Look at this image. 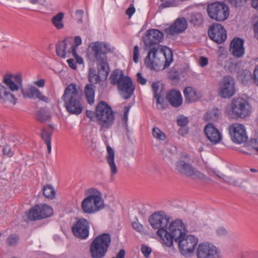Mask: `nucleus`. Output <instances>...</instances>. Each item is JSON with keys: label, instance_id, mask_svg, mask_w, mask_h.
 Wrapping results in <instances>:
<instances>
[{"label": "nucleus", "instance_id": "f257e3e1", "mask_svg": "<svg viewBox=\"0 0 258 258\" xmlns=\"http://www.w3.org/2000/svg\"><path fill=\"white\" fill-rule=\"evenodd\" d=\"M110 52L111 48L108 44L99 41L90 43L87 51L88 59L92 62H96L98 73L105 80L107 79L110 71L106 55Z\"/></svg>", "mask_w": 258, "mask_h": 258}, {"label": "nucleus", "instance_id": "f03ea898", "mask_svg": "<svg viewBox=\"0 0 258 258\" xmlns=\"http://www.w3.org/2000/svg\"><path fill=\"white\" fill-rule=\"evenodd\" d=\"M3 83L8 87L11 93L20 89L24 98H32L35 97L39 100L48 103L49 102L48 98L43 96L36 87L31 86L27 89H24L22 85V78L20 74H6L3 77Z\"/></svg>", "mask_w": 258, "mask_h": 258}, {"label": "nucleus", "instance_id": "7ed1b4c3", "mask_svg": "<svg viewBox=\"0 0 258 258\" xmlns=\"http://www.w3.org/2000/svg\"><path fill=\"white\" fill-rule=\"evenodd\" d=\"M82 92L79 86L72 83L68 86L62 96L67 111L70 114L79 115L83 109Z\"/></svg>", "mask_w": 258, "mask_h": 258}, {"label": "nucleus", "instance_id": "20e7f679", "mask_svg": "<svg viewBox=\"0 0 258 258\" xmlns=\"http://www.w3.org/2000/svg\"><path fill=\"white\" fill-rule=\"evenodd\" d=\"M89 194L81 203V208L84 213L92 214L95 213L104 208V201L101 193L97 189L89 188Z\"/></svg>", "mask_w": 258, "mask_h": 258}, {"label": "nucleus", "instance_id": "39448f33", "mask_svg": "<svg viewBox=\"0 0 258 258\" xmlns=\"http://www.w3.org/2000/svg\"><path fill=\"white\" fill-rule=\"evenodd\" d=\"M111 241L109 233H104L96 236L91 242L89 253L92 258H104L109 249Z\"/></svg>", "mask_w": 258, "mask_h": 258}, {"label": "nucleus", "instance_id": "423d86ee", "mask_svg": "<svg viewBox=\"0 0 258 258\" xmlns=\"http://www.w3.org/2000/svg\"><path fill=\"white\" fill-rule=\"evenodd\" d=\"M158 229L157 234L162 240V243L168 247L173 244V240L178 243L179 240L185 237V232L182 231L179 227H152Z\"/></svg>", "mask_w": 258, "mask_h": 258}, {"label": "nucleus", "instance_id": "0eeeda50", "mask_svg": "<svg viewBox=\"0 0 258 258\" xmlns=\"http://www.w3.org/2000/svg\"><path fill=\"white\" fill-rule=\"evenodd\" d=\"M95 117L101 130L110 128L114 120V115L111 107L104 101H100L97 105Z\"/></svg>", "mask_w": 258, "mask_h": 258}, {"label": "nucleus", "instance_id": "6e6552de", "mask_svg": "<svg viewBox=\"0 0 258 258\" xmlns=\"http://www.w3.org/2000/svg\"><path fill=\"white\" fill-rule=\"evenodd\" d=\"M226 112L231 117L244 118L250 114L249 104L243 98H234L230 108L226 110Z\"/></svg>", "mask_w": 258, "mask_h": 258}, {"label": "nucleus", "instance_id": "1a4fd4ad", "mask_svg": "<svg viewBox=\"0 0 258 258\" xmlns=\"http://www.w3.org/2000/svg\"><path fill=\"white\" fill-rule=\"evenodd\" d=\"M209 17L217 21H224L229 15V7L224 2H215L209 4L207 7Z\"/></svg>", "mask_w": 258, "mask_h": 258}, {"label": "nucleus", "instance_id": "9d476101", "mask_svg": "<svg viewBox=\"0 0 258 258\" xmlns=\"http://www.w3.org/2000/svg\"><path fill=\"white\" fill-rule=\"evenodd\" d=\"M175 169L180 174L195 179H199L206 182L211 180L210 178L195 168L189 162L182 159L176 162Z\"/></svg>", "mask_w": 258, "mask_h": 258}, {"label": "nucleus", "instance_id": "9b49d317", "mask_svg": "<svg viewBox=\"0 0 258 258\" xmlns=\"http://www.w3.org/2000/svg\"><path fill=\"white\" fill-rule=\"evenodd\" d=\"M53 213L50 206L46 204L36 205L30 209L28 218L31 221H36L49 217Z\"/></svg>", "mask_w": 258, "mask_h": 258}, {"label": "nucleus", "instance_id": "f8f14e48", "mask_svg": "<svg viewBox=\"0 0 258 258\" xmlns=\"http://www.w3.org/2000/svg\"><path fill=\"white\" fill-rule=\"evenodd\" d=\"M229 133L231 140L234 143L241 144L248 139L246 128L242 124L235 123L230 125Z\"/></svg>", "mask_w": 258, "mask_h": 258}, {"label": "nucleus", "instance_id": "ddd939ff", "mask_svg": "<svg viewBox=\"0 0 258 258\" xmlns=\"http://www.w3.org/2000/svg\"><path fill=\"white\" fill-rule=\"evenodd\" d=\"M196 254L198 258H221L220 250L209 243L199 244Z\"/></svg>", "mask_w": 258, "mask_h": 258}, {"label": "nucleus", "instance_id": "4468645a", "mask_svg": "<svg viewBox=\"0 0 258 258\" xmlns=\"http://www.w3.org/2000/svg\"><path fill=\"white\" fill-rule=\"evenodd\" d=\"M198 243V239L192 235H185L178 243L179 250L183 255L186 256L194 252Z\"/></svg>", "mask_w": 258, "mask_h": 258}, {"label": "nucleus", "instance_id": "2eb2a0df", "mask_svg": "<svg viewBox=\"0 0 258 258\" xmlns=\"http://www.w3.org/2000/svg\"><path fill=\"white\" fill-rule=\"evenodd\" d=\"M208 33L210 39L217 44H222L227 38L226 31L219 23H214L210 26Z\"/></svg>", "mask_w": 258, "mask_h": 258}, {"label": "nucleus", "instance_id": "dca6fc26", "mask_svg": "<svg viewBox=\"0 0 258 258\" xmlns=\"http://www.w3.org/2000/svg\"><path fill=\"white\" fill-rule=\"evenodd\" d=\"M220 95L223 98H230L235 93V82L233 77L227 76L223 78L220 85Z\"/></svg>", "mask_w": 258, "mask_h": 258}, {"label": "nucleus", "instance_id": "f3484780", "mask_svg": "<svg viewBox=\"0 0 258 258\" xmlns=\"http://www.w3.org/2000/svg\"><path fill=\"white\" fill-rule=\"evenodd\" d=\"M117 87L120 95L124 99L131 98L135 89L132 79L127 76L124 79L120 80Z\"/></svg>", "mask_w": 258, "mask_h": 258}, {"label": "nucleus", "instance_id": "a211bd4d", "mask_svg": "<svg viewBox=\"0 0 258 258\" xmlns=\"http://www.w3.org/2000/svg\"><path fill=\"white\" fill-rule=\"evenodd\" d=\"M163 39V33L156 29L147 30L146 35L142 38L144 43L146 46L148 47L159 44Z\"/></svg>", "mask_w": 258, "mask_h": 258}, {"label": "nucleus", "instance_id": "6ab92c4d", "mask_svg": "<svg viewBox=\"0 0 258 258\" xmlns=\"http://www.w3.org/2000/svg\"><path fill=\"white\" fill-rule=\"evenodd\" d=\"M172 217L166 214L163 211L153 213L148 219L151 226H168Z\"/></svg>", "mask_w": 258, "mask_h": 258}, {"label": "nucleus", "instance_id": "aec40b11", "mask_svg": "<svg viewBox=\"0 0 258 258\" xmlns=\"http://www.w3.org/2000/svg\"><path fill=\"white\" fill-rule=\"evenodd\" d=\"M71 39L66 38L63 40L59 41L55 46L56 55L60 57L65 58L68 54L72 53Z\"/></svg>", "mask_w": 258, "mask_h": 258}, {"label": "nucleus", "instance_id": "412c9836", "mask_svg": "<svg viewBox=\"0 0 258 258\" xmlns=\"http://www.w3.org/2000/svg\"><path fill=\"white\" fill-rule=\"evenodd\" d=\"M187 27L186 20L185 18L182 17L177 19L173 24L166 28L165 31L170 35H173L183 32Z\"/></svg>", "mask_w": 258, "mask_h": 258}, {"label": "nucleus", "instance_id": "4be33fe9", "mask_svg": "<svg viewBox=\"0 0 258 258\" xmlns=\"http://www.w3.org/2000/svg\"><path fill=\"white\" fill-rule=\"evenodd\" d=\"M243 39L235 37L232 39L230 44L229 50L232 54L235 57H242L244 53Z\"/></svg>", "mask_w": 258, "mask_h": 258}, {"label": "nucleus", "instance_id": "5701e85b", "mask_svg": "<svg viewBox=\"0 0 258 258\" xmlns=\"http://www.w3.org/2000/svg\"><path fill=\"white\" fill-rule=\"evenodd\" d=\"M204 132L208 139L213 144L219 143L222 139V135L219 130L211 123H208L205 126Z\"/></svg>", "mask_w": 258, "mask_h": 258}, {"label": "nucleus", "instance_id": "b1692460", "mask_svg": "<svg viewBox=\"0 0 258 258\" xmlns=\"http://www.w3.org/2000/svg\"><path fill=\"white\" fill-rule=\"evenodd\" d=\"M158 52V49L156 48H153L150 49L146 56L145 63L147 68L151 70H155V67L158 66L160 60L157 58V54Z\"/></svg>", "mask_w": 258, "mask_h": 258}, {"label": "nucleus", "instance_id": "393cba45", "mask_svg": "<svg viewBox=\"0 0 258 258\" xmlns=\"http://www.w3.org/2000/svg\"><path fill=\"white\" fill-rule=\"evenodd\" d=\"M0 100L3 104L9 103L15 105L17 102V99L9 91L8 87L7 88L1 83H0Z\"/></svg>", "mask_w": 258, "mask_h": 258}, {"label": "nucleus", "instance_id": "a878e982", "mask_svg": "<svg viewBox=\"0 0 258 258\" xmlns=\"http://www.w3.org/2000/svg\"><path fill=\"white\" fill-rule=\"evenodd\" d=\"M166 98L173 107H178L182 103V98L180 91L175 89L168 91L166 94Z\"/></svg>", "mask_w": 258, "mask_h": 258}, {"label": "nucleus", "instance_id": "bb28decb", "mask_svg": "<svg viewBox=\"0 0 258 258\" xmlns=\"http://www.w3.org/2000/svg\"><path fill=\"white\" fill-rule=\"evenodd\" d=\"M107 151L108 155L106 156V160L109 165L111 174L112 176L116 174L117 172V167L114 162V152L113 149L109 146L107 147Z\"/></svg>", "mask_w": 258, "mask_h": 258}, {"label": "nucleus", "instance_id": "cd10ccee", "mask_svg": "<svg viewBox=\"0 0 258 258\" xmlns=\"http://www.w3.org/2000/svg\"><path fill=\"white\" fill-rule=\"evenodd\" d=\"M49 127L53 128V126L51 124L49 125ZM53 133V130H48L45 128H43L41 132V138L46 144L48 152L49 154L51 153V136Z\"/></svg>", "mask_w": 258, "mask_h": 258}, {"label": "nucleus", "instance_id": "c85d7f7f", "mask_svg": "<svg viewBox=\"0 0 258 258\" xmlns=\"http://www.w3.org/2000/svg\"><path fill=\"white\" fill-rule=\"evenodd\" d=\"M89 227H71L74 235L81 239H86L89 234Z\"/></svg>", "mask_w": 258, "mask_h": 258}, {"label": "nucleus", "instance_id": "c756f323", "mask_svg": "<svg viewBox=\"0 0 258 258\" xmlns=\"http://www.w3.org/2000/svg\"><path fill=\"white\" fill-rule=\"evenodd\" d=\"M185 100L188 103L195 102L198 99L196 90L191 87H186L183 90Z\"/></svg>", "mask_w": 258, "mask_h": 258}, {"label": "nucleus", "instance_id": "7c9ffc66", "mask_svg": "<svg viewBox=\"0 0 258 258\" xmlns=\"http://www.w3.org/2000/svg\"><path fill=\"white\" fill-rule=\"evenodd\" d=\"M168 226H188L195 224L194 220L190 217H186L181 219L176 218L174 220H171Z\"/></svg>", "mask_w": 258, "mask_h": 258}, {"label": "nucleus", "instance_id": "2f4dec72", "mask_svg": "<svg viewBox=\"0 0 258 258\" xmlns=\"http://www.w3.org/2000/svg\"><path fill=\"white\" fill-rule=\"evenodd\" d=\"M95 86L92 84H87L84 89L86 99L88 103L91 105L94 102Z\"/></svg>", "mask_w": 258, "mask_h": 258}, {"label": "nucleus", "instance_id": "473e14b6", "mask_svg": "<svg viewBox=\"0 0 258 258\" xmlns=\"http://www.w3.org/2000/svg\"><path fill=\"white\" fill-rule=\"evenodd\" d=\"M159 51L161 54L164 55L165 59L164 68L168 67L173 61V53L172 50L167 46H162Z\"/></svg>", "mask_w": 258, "mask_h": 258}, {"label": "nucleus", "instance_id": "72a5a7b5", "mask_svg": "<svg viewBox=\"0 0 258 258\" xmlns=\"http://www.w3.org/2000/svg\"><path fill=\"white\" fill-rule=\"evenodd\" d=\"M152 88L154 92V98L156 99V103L157 105H160V108L163 110L164 107L163 106V99L161 98V92L162 90L159 92V85L158 82H153L152 85Z\"/></svg>", "mask_w": 258, "mask_h": 258}, {"label": "nucleus", "instance_id": "f704fd0d", "mask_svg": "<svg viewBox=\"0 0 258 258\" xmlns=\"http://www.w3.org/2000/svg\"><path fill=\"white\" fill-rule=\"evenodd\" d=\"M238 79L243 84H247L249 81L253 82V73L248 70L239 71L237 73Z\"/></svg>", "mask_w": 258, "mask_h": 258}, {"label": "nucleus", "instance_id": "c9c22d12", "mask_svg": "<svg viewBox=\"0 0 258 258\" xmlns=\"http://www.w3.org/2000/svg\"><path fill=\"white\" fill-rule=\"evenodd\" d=\"M124 77L122 71H119L117 69L114 70L109 78L110 83L113 85H117L120 80L124 79Z\"/></svg>", "mask_w": 258, "mask_h": 258}, {"label": "nucleus", "instance_id": "e433bc0d", "mask_svg": "<svg viewBox=\"0 0 258 258\" xmlns=\"http://www.w3.org/2000/svg\"><path fill=\"white\" fill-rule=\"evenodd\" d=\"M89 81L91 83L97 84L99 82L105 80L102 78L101 75L98 73H96L95 69L91 68L89 71L88 75Z\"/></svg>", "mask_w": 258, "mask_h": 258}, {"label": "nucleus", "instance_id": "4c0bfd02", "mask_svg": "<svg viewBox=\"0 0 258 258\" xmlns=\"http://www.w3.org/2000/svg\"><path fill=\"white\" fill-rule=\"evenodd\" d=\"M63 17V13L59 12L52 18V23L57 29H61L63 28L64 25L62 22Z\"/></svg>", "mask_w": 258, "mask_h": 258}, {"label": "nucleus", "instance_id": "58836bf2", "mask_svg": "<svg viewBox=\"0 0 258 258\" xmlns=\"http://www.w3.org/2000/svg\"><path fill=\"white\" fill-rule=\"evenodd\" d=\"M221 115V112L218 108L208 111L206 113V119L209 121H216Z\"/></svg>", "mask_w": 258, "mask_h": 258}, {"label": "nucleus", "instance_id": "ea45409f", "mask_svg": "<svg viewBox=\"0 0 258 258\" xmlns=\"http://www.w3.org/2000/svg\"><path fill=\"white\" fill-rule=\"evenodd\" d=\"M203 17L200 13H194L191 14L190 17V22L194 25L200 26L203 22Z\"/></svg>", "mask_w": 258, "mask_h": 258}, {"label": "nucleus", "instance_id": "a19ab883", "mask_svg": "<svg viewBox=\"0 0 258 258\" xmlns=\"http://www.w3.org/2000/svg\"><path fill=\"white\" fill-rule=\"evenodd\" d=\"M43 194L46 198L52 199L54 197L55 191L52 186L46 185L43 187Z\"/></svg>", "mask_w": 258, "mask_h": 258}, {"label": "nucleus", "instance_id": "79ce46f5", "mask_svg": "<svg viewBox=\"0 0 258 258\" xmlns=\"http://www.w3.org/2000/svg\"><path fill=\"white\" fill-rule=\"evenodd\" d=\"M36 118L39 121L44 122L51 118V116L44 110L41 109L37 112Z\"/></svg>", "mask_w": 258, "mask_h": 258}, {"label": "nucleus", "instance_id": "37998d69", "mask_svg": "<svg viewBox=\"0 0 258 258\" xmlns=\"http://www.w3.org/2000/svg\"><path fill=\"white\" fill-rule=\"evenodd\" d=\"M152 135L154 138L161 141H165L167 138L166 135L157 127L152 129Z\"/></svg>", "mask_w": 258, "mask_h": 258}, {"label": "nucleus", "instance_id": "c03bdc74", "mask_svg": "<svg viewBox=\"0 0 258 258\" xmlns=\"http://www.w3.org/2000/svg\"><path fill=\"white\" fill-rule=\"evenodd\" d=\"M19 241V237L17 234H11L7 239V243L10 246H15Z\"/></svg>", "mask_w": 258, "mask_h": 258}, {"label": "nucleus", "instance_id": "a18cd8bd", "mask_svg": "<svg viewBox=\"0 0 258 258\" xmlns=\"http://www.w3.org/2000/svg\"><path fill=\"white\" fill-rule=\"evenodd\" d=\"M162 4L159 6L160 9L168 7H175L177 5L176 2L174 0H160Z\"/></svg>", "mask_w": 258, "mask_h": 258}, {"label": "nucleus", "instance_id": "49530a36", "mask_svg": "<svg viewBox=\"0 0 258 258\" xmlns=\"http://www.w3.org/2000/svg\"><path fill=\"white\" fill-rule=\"evenodd\" d=\"M232 7L235 8H241L245 5L244 0H227Z\"/></svg>", "mask_w": 258, "mask_h": 258}, {"label": "nucleus", "instance_id": "de8ad7c7", "mask_svg": "<svg viewBox=\"0 0 258 258\" xmlns=\"http://www.w3.org/2000/svg\"><path fill=\"white\" fill-rule=\"evenodd\" d=\"M141 251L146 258H148L152 252V249L146 244H142L141 247Z\"/></svg>", "mask_w": 258, "mask_h": 258}, {"label": "nucleus", "instance_id": "09e8293b", "mask_svg": "<svg viewBox=\"0 0 258 258\" xmlns=\"http://www.w3.org/2000/svg\"><path fill=\"white\" fill-rule=\"evenodd\" d=\"M82 44V39L79 36H75L74 38V43L72 42L71 41V46H72V51H74V49L75 50L77 51V47L80 46Z\"/></svg>", "mask_w": 258, "mask_h": 258}, {"label": "nucleus", "instance_id": "8fccbe9b", "mask_svg": "<svg viewBox=\"0 0 258 258\" xmlns=\"http://www.w3.org/2000/svg\"><path fill=\"white\" fill-rule=\"evenodd\" d=\"M3 153L4 155H6L9 157H12L14 154V151L11 150L10 146L8 145L4 146L3 149Z\"/></svg>", "mask_w": 258, "mask_h": 258}, {"label": "nucleus", "instance_id": "3c124183", "mask_svg": "<svg viewBox=\"0 0 258 258\" xmlns=\"http://www.w3.org/2000/svg\"><path fill=\"white\" fill-rule=\"evenodd\" d=\"M245 180L242 178H233L232 179V183L231 185H233L235 186H237L239 187H243V183L245 182Z\"/></svg>", "mask_w": 258, "mask_h": 258}, {"label": "nucleus", "instance_id": "603ef678", "mask_svg": "<svg viewBox=\"0 0 258 258\" xmlns=\"http://www.w3.org/2000/svg\"><path fill=\"white\" fill-rule=\"evenodd\" d=\"M241 258H258L257 251H248L242 254Z\"/></svg>", "mask_w": 258, "mask_h": 258}, {"label": "nucleus", "instance_id": "864d4df0", "mask_svg": "<svg viewBox=\"0 0 258 258\" xmlns=\"http://www.w3.org/2000/svg\"><path fill=\"white\" fill-rule=\"evenodd\" d=\"M89 222L84 218H76V222L73 226H89Z\"/></svg>", "mask_w": 258, "mask_h": 258}, {"label": "nucleus", "instance_id": "5fc2aeb1", "mask_svg": "<svg viewBox=\"0 0 258 258\" xmlns=\"http://www.w3.org/2000/svg\"><path fill=\"white\" fill-rule=\"evenodd\" d=\"M139 55V48L138 45H135L133 50V60L135 63L138 62Z\"/></svg>", "mask_w": 258, "mask_h": 258}, {"label": "nucleus", "instance_id": "6e6d98bb", "mask_svg": "<svg viewBox=\"0 0 258 258\" xmlns=\"http://www.w3.org/2000/svg\"><path fill=\"white\" fill-rule=\"evenodd\" d=\"M72 55L75 58L77 63L79 64L83 63L84 61L83 58L77 54V51L75 50V49L72 51Z\"/></svg>", "mask_w": 258, "mask_h": 258}, {"label": "nucleus", "instance_id": "4d7b16f0", "mask_svg": "<svg viewBox=\"0 0 258 258\" xmlns=\"http://www.w3.org/2000/svg\"><path fill=\"white\" fill-rule=\"evenodd\" d=\"M253 83L258 86V65L255 67L253 71Z\"/></svg>", "mask_w": 258, "mask_h": 258}, {"label": "nucleus", "instance_id": "13d9d810", "mask_svg": "<svg viewBox=\"0 0 258 258\" xmlns=\"http://www.w3.org/2000/svg\"><path fill=\"white\" fill-rule=\"evenodd\" d=\"M124 111L123 113V116L122 117V120L125 122L126 126H127V117L128 114L130 109V106H126L124 108Z\"/></svg>", "mask_w": 258, "mask_h": 258}, {"label": "nucleus", "instance_id": "bf43d9fd", "mask_svg": "<svg viewBox=\"0 0 258 258\" xmlns=\"http://www.w3.org/2000/svg\"><path fill=\"white\" fill-rule=\"evenodd\" d=\"M188 123V119L186 117L181 118L177 119V123L178 126H185Z\"/></svg>", "mask_w": 258, "mask_h": 258}, {"label": "nucleus", "instance_id": "052dcab7", "mask_svg": "<svg viewBox=\"0 0 258 258\" xmlns=\"http://www.w3.org/2000/svg\"><path fill=\"white\" fill-rule=\"evenodd\" d=\"M137 82L141 84V85H145L146 84L147 82V80L146 79L142 77V74L141 73H138L137 74Z\"/></svg>", "mask_w": 258, "mask_h": 258}, {"label": "nucleus", "instance_id": "680f3d73", "mask_svg": "<svg viewBox=\"0 0 258 258\" xmlns=\"http://www.w3.org/2000/svg\"><path fill=\"white\" fill-rule=\"evenodd\" d=\"M86 115L87 117L89 118L91 120L94 121L95 117V111L94 112L91 110H87Z\"/></svg>", "mask_w": 258, "mask_h": 258}, {"label": "nucleus", "instance_id": "e2e57ef3", "mask_svg": "<svg viewBox=\"0 0 258 258\" xmlns=\"http://www.w3.org/2000/svg\"><path fill=\"white\" fill-rule=\"evenodd\" d=\"M217 233L218 235L222 236L226 235L227 231L223 227H220L217 229Z\"/></svg>", "mask_w": 258, "mask_h": 258}, {"label": "nucleus", "instance_id": "0e129e2a", "mask_svg": "<svg viewBox=\"0 0 258 258\" xmlns=\"http://www.w3.org/2000/svg\"><path fill=\"white\" fill-rule=\"evenodd\" d=\"M208 63V59L204 56H201L200 58V64L202 67H204Z\"/></svg>", "mask_w": 258, "mask_h": 258}, {"label": "nucleus", "instance_id": "69168bd1", "mask_svg": "<svg viewBox=\"0 0 258 258\" xmlns=\"http://www.w3.org/2000/svg\"><path fill=\"white\" fill-rule=\"evenodd\" d=\"M135 12V8L134 6H130L128 8L125 12L126 14L130 18Z\"/></svg>", "mask_w": 258, "mask_h": 258}, {"label": "nucleus", "instance_id": "338daca9", "mask_svg": "<svg viewBox=\"0 0 258 258\" xmlns=\"http://www.w3.org/2000/svg\"><path fill=\"white\" fill-rule=\"evenodd\" d=\"M125 250L124 249H121L119 252L116 254L115 257L112 258H125Z\"/></svg>", "mask_w": 258, "mask_h": 258}, {"label": "nucleus", "instance_id": "774afa93", "mask_svg": "<svg viewBox=\"0 0 258 258\" xmlns=\"http://www.w3.org/2000/svg\"><path fill=\"white\" fill-rule=\"evenodd\" d=\"M253 29L254 31L255 37L258 40V18L254 24Z\"/></svg>", "mask_w": 258, "mask_h": 258}]
</instances>
